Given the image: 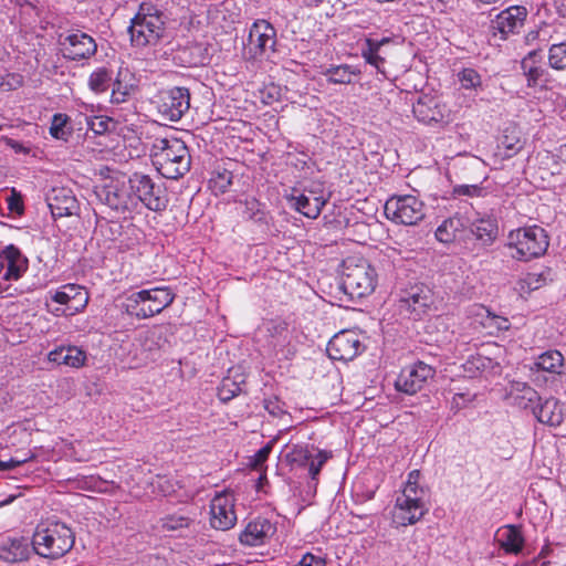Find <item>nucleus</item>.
<instances>
[{
	"label": "nucleus",
	"instance_id": "obj_40",
	"mask_svg": "<svg viewBox=\"0 0 566 566\" xmlns=\"http://www.w3.org/2000/svg\"><path fill=\"white\" fill-rule=\"evenodd\" d=\"M375 46L376 44L373 43V38H366L361 44V56L366 63L374 66L377 71L382 72L381 67L385 64V59Z\"/></svg>",
	"mask_w": 566,
	"mask_h": 566
},
{
	"label": "nucleus",
	"instance_id": "obj_11",
	"mask_svg": "<svg viewBox=\"0 0 566 566\" xmlns=\"http://www.w3.org/2000/svg\"><path fill=\"white\" fill-rule=\"evenodd\" d=\"M433 305L434 294L429 286L422 283L413 284L399 293V310L408 313L412 319H420L428 315Z\"/></svg>",
	"mask_w": 566,
	"mask_h": 566
},
{
	"label": "nucleus",
	"instance_id": "obj_48",
	"mask_svg": "<svg viewBox=\"0 0 566 566\" xmlns=\"http://www.w3.org/2000/svg\"><path fill=\"white\" fill-rule=\"evenodd\" d=\"M264 409L274 418H280L286 413L285 403L276 397H270L264 399Z\"/></svg>",
	"mask_w": 566,
	"mask_h": 566
},
{
	"label": "nucleus",
	"instance_id": "obj_16",
	"mask_svg": "<svg viewBox=\"0 0 566 566\" xmlns=\"http://www.w3.org/2000/svg\"><path fill=\"white\" fill-rule=\"evenodd\" d=\"M436 370L432 366L417 361L401 369L398 375L395 387L398 391L415 395L420 391L429 379L433 378Z\"/></svg>",
	"mask_w": 566,
	"mask_h": 566
},
{
	"label": "nucleus",
	"instance_id": "obj_33",
	"mask_svg": "<svg viewBox=\"0 0 566 566\" xmlns=\"http://www.w3.org/2000/svg\"><path fill=\"white\" fill-rule=\"evenodd\" d=\"M233 172L226 163L218 164L211 171L208 186L214 196L226 193L232 185Z\"/></svg>",
	"mask_w": 566,
	"mask_h": 566
},
{
	"label": "nucleus",
	"instance_id": "obj_58",
	"mask_svg": "<svg viewBox=\"0 0 566 566\" xmlns=\"http://www.w3.org/2000/svg\"><path fill=\"white\" fill-rule=\"evenodd\" d=\"M22 84V77L15 74H8L4 78V91L15 90Z\"/></svg>",
	"mask_w": 566,
	"mask_h": 566
},
{
	"label": "nucleus",
	"instance_id": "obj_13",
	"mask_svg": "<svg viewBox=\"0 0 566 566\" xmlns=\"http://www.w3.org/2000/svg\"><path fill=\"white\" fill-rule=\"evenodd\" d=\"M57 43L62 56L67 61L88 60L97 52L95 39L81 30L59 34Z\"/></svg>",
	"mask_w": 566,
	"mask_h": 566
},
{
	"label": "nucleus",
	"instance_id": "obj_3",
	"mask_svg": "<svg viewBox=\"0 0 566 566\" xmlns=\"http://www.w3.org/2000/svg\"><path fill=\"white\" fill-rule=\"evenodd\" d=\"M179 33V65L199 66L209 63L210 53L207 42L203 40L195 10L188 9L187 14L180 17Z\"/></svg>",
	"mask_w": 566,
	"mask_h": 566
},
{
	"label": "nucleus",
	"instance_id": "obj_10",
	"mask_svg": "<svg viewBox=\"0 0 566 566\" xmlns=\"http://www.w3.org/2000/svg\"><path fill=\"white\" fill-rule=\"evenodd\" d=\"M290 207L308 219H317L329 197L325 195L321 184H313L302 190L292 188L285 196Z\"/></svg>",
	"mask_w": 566,
	"mask_h": 566
},
{
	"label": "nucleus",
	"instance_id": "obj_19",
	"mask_svg": "<svg viewBox=\"0 0 566 566\" xmlns=\"http://www.w3.org/2000/svg\"><path fill=\"white\" fill-rule=\"evenodd\" d=\"M364 349L358 335L353 331H342L327 344V354L333 360H353Z\"/></svg>",
	"mask_w": 566,
	"mask_h": 566
},
{
	"label": "nucleus",
	"instance_id": "obj_21",
	"mask_svg": "<svg viewBox=\"0 0 566 566\" xmlns=\"http://www.w3.org/2000/svg\"><path fill=\"white\" fill-rule=\"evenodd\" d=\"M275 533V523L266 517L258 516L241 531L239 541L244 546H261L266 544Z\"/></svg>",
	"mask_w": 566,
	"mask_h": 566
},
{
	"label": "nucleus",
	"instance_id": "obj_60",
	"mask_svg": "<svg viewBox=\"0 0 566 566\" xmlns=\"http://www.w3.org/2000/svg\"><path fill=\"white\" fill-rule=\"evenodd\" d=\"M271 450H272L271 444H266V446H264L263 448H261V449L256 452V454H255V457H256V461H258V462H263V461H265V460L269 458V454H270Z\"/></svg>",
	"mask_w": 566,
	"mask_h": 566
},
{
	"label": "nucleus",
	"instance_id": "obj_6",
	"mask_svg": "<svg viewBox=\"0 0 566 566\" xmlns=\"http://www.w3.org/2000/svg\"><path fill=\"white\" fill-rule=\"evenodd\" d=\"M514 249L512 256L518 261H528L543 255L548 248V237L538 226L518 228L507 235V244Z\"/></svg>",
	"mask_w": 566,
	"mask_h": 566
},
{
	"label": "nucleus",
	"instance_id": "obj_31",
	"mask_svg": "<svg viewBox=\"0 0 566 566\" xmlns=\"http://www.w3.org/2000/svg\"><path fill=\"white\" fill-rule=\"evenodd\" d=\"M50 361L57 365H65L69 367L78 368L84 365L86 354L84 350L76 346H61L51 350L48 355Z\"/></svg>",
	"mask_w": 566,
	"mask_h": 566
},
{
	"label": "nucleus",
	"instance_id": "obj_50",
	"mask_svg": "<svg viewBox=\"0 0 566 566\" xmlns=\"http://www.w3.org/2000/svg\"><path fill=\"white\" fill-rule=\"evenodd\" d=\"M453 196L481 197L483 188L480 185H457L452 189Z\"/></svg>",
	"mask_w": 566,
	"mask_h": 566
},
{
	"label": "nucleus",
	"instance_id": "obj_18",
	"mask_svg": "<svg viewBox=\"0 0 566 566\" xmlns=\"http://www.w3.org/2000/svg\"><path fill=\"white\" fill-rule=\"evenodd\" d=\"M331 458V452L318 450L316 454H313L308 449V446L295 444L286 453V461L293 468H307L308 475L313 481L317 480V476Z\"/></svg>",
	"mask_w": 566,
	"mask_h": 566
},
{
	"label": "nucleus",
	"instance_id": "obj_27",
	"mask_svg": "<svg viewBox=\"0 0 566 566\" xmlns=\"http://www.w3.org/2000/svg\"><path fill=\"white\" fill-rule=\"evenodd\" d=\"M532 413L538 422L552 427L559 426L564 420L563 405L554 397L541 400Z\"/></svg>",
	"mask_w": 566,
	"mask_h": 566
},
{
	"label": "nucleus",
	"instance_id": "obj_51",
	"mask_svg": "<svg viewBox=\"0 0 566 566\" xmlns=\"http://www.w3.org/2000/svg\"><path fill=\"white\" fill-rule=\"evenodd\" d=\"M474 398V395H471L470 392H458L454 394L450 401V409L453 413H457L464 407H467L468 403H470Z\"/></svg>",
	"mask_w": 566,
	"mask_h": 566
},
{
	"label": "nucleus",
	"instance_id": "obj_38",
	"mask_svg": "<svg viewBox=\"0 0 566 566\" xmlns=\"http://www.w3.org/2000/svg\"><path fill=\"white\" fill-rule=\"evenodd\" d=\"M535 366L539 370L559 375L564 367V357L560 352L551 349L536 358Z\"/></svg>",
	"mask_w": 566,
	"mask_h": 566
},
{
	"label": "nucleus",
	"instance_id": "obj_61",
	"mask_svg": "<svg viewBox=\"0 0 566 566\" xmlns=\"http://www.w3.org/2000/svg\"><path fill=\"white\" fill-rule=\"evenodd\" d=\"M199 493V489L198 488H191L187 491H185V500H181V494H179V503H188L189 501H192L196 495Z\"/></svg>",
	"mask_w": 566,
	"mask_h": 566
},
{
	"label": "nucleus",
	"instance_id": "obj_49",
	"mask_svg": "<svg viewBox=\"0 0 566 566\" xmlns=\"http://www.w3.org/2000/svg\"><path fill=\"white\" fill-rule=\"evenodd\" d=\"M191 167V156L186 143L179 138V178Z\"/></svg>",
	"mask_w": 566,
	"mask_h": 566
},
{
	"label": "nucleus",
	"instance_id": "obj_5",
	"mask_svg": "<svg viewBox=\"0 0 566 566\" xmlns=\"http://www.w3.org/2000/svg\"><path fill=\"white\" fill-rule=\"evenodd\" d=\"M73 531L56 522L46 527H38L32 537L33 551L41 557L56 559L69 553L74 545Z\"/></svg>",
	"mask_w": 566,
	"mask_h": 566
},
{
	"label": "nucleus",
	"instance_id": "obj_59",
	"mask_svg": "<svg viewBox=\"0 0 566 566\" xmlns=\"http://www.w3.org/2000/svg\"><path fill=\"white\" fill-rule=\"evenodd\" d=\"M157 485L163 493V495L167 496L175 492L174 486L169 483L168 480L164 478H158Z\"/></svg>",
	"mask_w": 566,
	"mask_h": 566
},
{
	"label": "nucleus",
	"instance_id": "obj_24",
	"mask_svg": "<svg viewBox=\"0 0 566 566\" xmlns=\"http://www.w3.org/2000/svg\"><path fill=\"white\" fill-rule=\"evenodd\" d=\"M536 56L537 51H531L521 62L523 75L526 77V85L532 88H548L552 82V74L546 67L536 64Z\"/></svg>",
	"mask_w": 566,
	"mask_h": 566
},
{
	"label": "nucleus",
	"instance_id": "obj_1",
	"mask_svg": "<svg viewBox=\"0 0 566 566\" xmlns=\"http://www.w3.org/2000/svg\"><path fill=\"white\" fill-rule=\"evenodd\" d=\"M172 24L174 20L169 19L167 13L151 4L143 3L128 28L132 44L144 48L161 40L172 39L175 30Z\"/></svg>",
	"mask_w": 566,
	"mask_h": 566
},
{
	"label": "nucleus",
	"instance_id": "obj_22",
	"mask_svg": "<svg viewBox=\"0 0 566 566\" xmlns=\"http://www.w3.org/2000/svg\"><path fill=\"white\" fill-rule=\"evenodd\" d=\"M153 154V165L157 171L167 179H177V153L166 138L158 139Z\"/></svg>",
	"mask_w": 566,
	"mask_h": 566
},
{
	"label": "nucleus",
	"instance_id": "obj_45",
	"mask_svg": "<svg viewBox=\"0 0 566 566\" xmlns=\"http://www.w3.org/2000/svg\"><path fill=\"white\" fill-rule=\"evenodd\" d=\"M242 391L240 382L233 381L230 378H224L218 389V397L222 401H229Z\"/></svg>",
	"mask_w": 566,
	"mask_h": 566
},
{
	"label": "nucleus",
	"instance_id": "obj_44",
	"mask_svg": "<svg viewBox=\"0 0 566 566\" xmlns=\"http://www.w3.org/2000/svg\"><path fill=\"white\" fill-rule=\"evenodd\" d=\"M69 117L65 114L53 115L50 133L56 139L67 140L71 132L66 129Z\"/></svg>",
	"mask_w": 566,
	"mask_h": 566
},
{
	"label": "nucleus",
	"instance_id": "obj_35",
	"mask_svg": "<svg viewBox=\"0 0 566 566\" xmlns=\"http://www.w3.org/2000/svg\"><path fill=\"white\" fill-rule=\"evenodd\" d=\"M360 73L359 67L348 64L332 65L322 71V75L332 84H350L353 78L359 76Z\"/></svg>",
	"mask_w": 566,
	"mask_h": 566
},
{
	"label": "nucleus",
	"instance_id": "obj_2",
	"mask_svg": "<svg viewBox=\"0 0 566 566\" xmlns=\"http://www.w3.org/2000/svg\"><path fill=\"white\" fill-rule=\"evenodd\" d=\"M421 473L412 470L408 473L401 491L397 494L391 511L396 526H408L419 522L428 512V490L420 484Z\"/></svg>",
	"mask_w": 566,
	"mask_h": 566
},
{
	"label": "nucleus",
	"instance_id": "obj_17",
	"mask_svg": "<svg viewBox=\"0 0 566 566\" xmlns=\"http://www.w3.org/2000/svg\"><path fill=\"white\" fill-rule=\"evenodd\" d=\"M130 178L132 195L134 196V205L137 201L143 202L148 209L160 211L167 206V198L160 195V189L155 190L153 180L143 174L135 172Z\"/></svg>",
	"mask_w": 566,
	"mask_h": 566
},
{
	"label": "nucleus",
	"instance_id": "obj_64",
	"mask_svg": "<svg viewBox=\"0 0 566 566\" xmlns=\"http://www.w3.org/2000/svg\"><path fill=\"white\" fill-rule=\"evenodd\" d=\"M538 32H530V34L527 35V40H530L531 38L534 39L535 36H537Z\"/></svg>",
	"mask_w": 566,
	"mask_h": 566
},
{
	"label": "nucleus",
	"instance_id": "obj_52",
	"mask_svg": "<svg viewBox=\"0 0 566 566\" xmlns=\"http://www.w3.org/2000/svg\"><path fill=\"white\" fill-rule=\"evenodd\" d=\"M128 94L129 90L127 85H123L118 80L113 83L112 102L117 104L123 103L126 101Z\"/></svg>",
	"mask_w": 566,
	"mask_h": 566
},
{
	"label": "nucleus",
	"instance_id": "obj_54",
	"mask_svg": "<svg viewBox=\"0 0 566 566\" xmlns=\"http://www.w3.org/2000/svg\"><path fill=\"white\" fill-rule=\"evenodd\" d=\"M294 566H326V559L322 556L306 553Z\"/></svg>",
	"mask_w": 566,
	"mask_h": 566
},
{
	"label": "nucleus",
	"instance_id": "obj_39",
	"mask_svg": "<svg viewBox=\"0 0 566 566\" xmlns=\"http://www.w3.org/2000/svg\"><path fill=\"white\" fill-rule=\"evenodd\" d=\"M244 207L243 216L256 223H268V213L265 211V206L262 205L254 197L245 198L241 202Z\"/></svg>",
	"mask_w": 566,
	"mask_h": 566
},
{
	"label": "nucleus",
	"instance_id": "obj_42",
	"mask_svg": "<svg viewBox=\"0 0 566 566\" xmlns=\"http://www.w3.org/2000/svg\"><path fill=\"white\" fill-rule=\"evenodd\" d=\"M112 82V73L105 69L101 67L94 71L88 80V85L92 91L96 93H102L107 91Z\"/></svg>",
	"mask_w": 566,
	"mask_h": 566
},
{
	"label": "nucleus",
	"instance_id": "obj_23",
	"mask_svg": "<svg viewBox=\"0 0 566 566\" xmlns=\"http://www.w3.org/2000/svg\"><path fill=\"white\" fill-rule=\"evenodd\" d=\"M46 202L54 219L72 216L77 210V200L69 188H52L46 195Z\"/></svg>",
	"mask_w": 566,
	"mask_h": 566
},
{
	"label": "nucleus",
	"instance_id": "obj_56",
	"mask_svg": "<svg viewBox=\"0 0 566 566\" xmlns=\"http://www.w3.org/2000/svg\"><path fill=\"white\" fill-rule=\"evenodd\" d=\"M190 108V93L188 88L179 86V119Z\"/></svg>",
	"mask_w": 566,
	"mask_h": 566
},
{
	"label": "nucleus",
	"instance_id": "obj_20",
	"mask_svg": "<svg viewBox=\"0 0 566 566\" xmlns=\"http://www.w3.org/2000/svg\"><path fill=\"white\" fill-rule=\"evenodd\" d=\"M412 113L419 122L426 125H437L448 122L450 111L439 97L422 95L413 104Z\"/></svg>",
	"mask_w": 566,
	"mask_h": 566
},
{
	"label": "nucleus",
	"instance_id": "obj_47",
	"mask_svg": "<svg viewBox=\"0 0 566 566\" xmlns=\"http://www.w3.org/2000/svg\"><path fill=\"white\" fill-rule=\"evenodd\" d=\"M86 123L88 129H91L95 135H103L108 130L112 119L108 117L95 116L86 118Z\"/></svg>",
	"mask_w": 566,
	"mask_h": 566
},
{
	"label": "nucleus",
	"instance_id": "obj_57",
	"mask_svg": "<svg viewBox=\"0 0 566 566\" xmlns=\"http://www.w3.org/2000/svg\"><path fill=\"white\" fill-rule=\"evenodd\" d=\"M34 458V453H30L29 458L18 459V457H13L8 461H0V471L11 470L18 465H21Z\"/></svg>",
	"mask_w": 566,
	"mask_h": 566
},
{
	"label": "nucleus",
	"instance_id": "obj_25",
	"mask_svg": "<svg viewBox=\"0 0 566 566\" xmlns=\"http://www.w3.org/2000/svg\"><path fill=\"white\" fill-rule=\"evenodd\" d=\"M495 541L505 554L518 555L525 546V537L521 525L507 524L501 526L495 534Z\"/></svg>",
	"mask_w": 566,
	"mask_h": 566
},
{
	"label": "nucleus",
	"instance_id": "obj_37",
	"mask_svg": "<svg viewBox=\"0 0 566 566\" xmlns=\"http://www.w3.org/2000/svg\"><path fill=\"white\" fill-rule=\"evenodd\" d=\"M500 144L505 150V158H512L524 147V142L521 138V132L515 126H509L503 130Z\"/></svg>",
	"mask_w": 566,
	"mask_h": 566
},
{
	"label": "nucleus",
	"instance_id": "obj_46",
	"mask_svg": "<svg viewBox=\"0 0 566 566\" xmlns=\"http://www.w3.org/2000/svg\"><path fill=\"white\" fill-rule=\"evenodd\" d=\"M199 512H200V506L197 504H191L187 516L179 515V524H178L179 531L182 527H186V528H189L191 532H197L198 523H196V517L198 516Z\"/></svg>",
	"mask_w": 566,
	"mask_h": 566
},
{
	"label": "nucleus",
	"instance_id": "obj_63",
	"mask_svg": "<svg viewBox=\"0 0 566 566\" xmlns=\"http://www.w3.org/2000/svg\"><path fill=\"white\" fill-rule=\"evenodd\" d=\"M4 272V258H3V251L0 252V274H3Z\"/></svg>",
	"mask_w": 566,
	"mask_h": 566
},
{
	"label": "nucleus",
	"instance_id": "obj_12",
	"mask_svg": "<svg viewBox=\"0 0 566 566\" xmlns=\"http://www.w3.org/2000/svg\"><path fill=\"white\" fill-rule=\"evenodd\" d=\"M276 30L266 20H255L250 30L244 45V55L248 59H259L275 51Z\"/></svg>",
	"mask_w": 566,
	"mask_h": 566
},
{
	"label": "nucleus",
	"instance_id": "obj_29",
	"mask_svg": "<svg viewBox=\"0 0 566 566\" xmlns=\"http://www.w3.org/2000/svg\"><path fill=\"white\" fill-rule=\"evenodd\" d=\"M3 258L4 272L2 279L7 281L20 279L28 269L27 258L14 245H9L3 250Z\"/></svg>",
	"mask_w": 566,
	"mask_h": 566
},
{
	"label": "nucleus",
	"instance_id": "obj_28",
	"mask_svg": "<svg viewBox=\"0 0 566 566\" xmlns=\"http://www.w3.org/2000/svg\"><path fill=\"white\" fill-rule=\"evenodd\" d=\"M470 232L482 245H491L499 234L497 220L491 216L476 218L470 224Z\"/></svg>",
	"mask_w": 566,
	"mask_h": 566
},
{
	"label": "nucleus",
	"instance_id": "obj_43",
	"mask_svg": "<svg viewBox=\"0 0 566 566\" xmlns=\"http://www.w3.org/2000/svg\"><path fill=\"white\" fill-rule=\"evenodd\" d=\"M461 87L464 90H478L482 85L481 75L471 67H465L458 74Z\"/></svg>",
	"mask_w": 566,
	"mask_h": 566
},
{
	"label": "nucleus",
	"instance_id": "obj_55",
	"mask_svg": "<svg viewBox=\"0 0 566 566\" xmlns=\"http://www.w3.org/2000/svg\"><path fill=\"white\" fill-rule=\"evenodd\" d=\"M8 208L11 212L21 214L24 210L22 198L12 189L11 195L7 197Z\"/></svg>",
	"mask_w": 566,
	"mask_h": 566
},
{
	"label": "nucleus",
	"instance_id": "obj_8",
	"mask_svg": "<svg viewBox=\"0 0 566 566\" xmlns=\"http://www.w3.org/2000/svg\"><path fill=\"white\" fill-rule=\"evenodd\" d=\"M175 294L168 287H154L133 293L127 297L126 311L139 318L160 313L172 303Z\"/></svg>",
	"mask_w": 566,
	"mask_h": 566
},
{
	"label": "nucleus",
	"instance_id": "obj_41",
	"mask_svg": "<svg viewBox=\"0 0 566 566\" xmlns=\"http://www.w3.org/2000/svg\"><path fill=\"white\" fill-rule=\"evenodd\" d=\"M548 65L556 71L566 70V41L549 46Z\"/></svg>",
	"mask_w": 566,
	"mask_h": 566
},
{
	"label": "nucleus",
	"instance_id": "obj_26",
	"mask_svg": "<svg viewBox=\"0 0 566 566\" xmlns=\"http://www.w3.org/2000/svg\"><path fill=\"white\" fill-rule=\"evenodd\" d=\"M509 398L514 406L521 409H530L532 412L538 402H541V396L532 386L517 380L511 382Z\"/></svg>",
	"mask_w": 566,
	"mask_h": 566
},
{
	"label": "nucleus",
	"instance_id": "obj_30",
	"mask_svg": "<svg viewBox=\"0 0 566 566\" xmlns=\"http://www.w3.org/2000/svg\"><path fill=\"white\" fill-rule=\"evenodd\" d=\"M52 300L59 304L67 305L69 310L78 311L87 303V293L74 284L64 285L52 294Z\"/></svg>",
	"mask_w": 566,
	"mask_h": 566
},
{
	"label": "nucleus",
	"instance_id": "obj_53",
	"mask_svg": "<svg viewBox=\"0 0 566 566\" xmlns=\"http://www.w3.org/2000/svg\"><path fill=\"white\" fill-rule=\"evenodd\" d=\"M543 282L544 279L542 274L528 273L522 281V290H524L525 287L528 291L537 290L542 286Z\"/></svg>",
	"mask_w": 566,
	"mask_h": 566
},
{
	"label": "nucleus",
	"instance_id": "obj_34",
	"mask_svg": "<svg viewBox=\"0 0 566 566\" xmlns=\"http://www.w3.org/2000/svg\"><path fill=\"white\" fill-rule=\"evenodd\" d=\"M475 321L488 331L489 334H496L509 331L511 324L506 317L495 315L488 308L481 306L475 313Z\"/></svg>",
	"mask_w": 566,
	"mask_h": 566
},
{
	"label": "nucleus",
	"instance_id": "obj_9",
	"mask_svg": "<svg viewBox=\"0 0 566 566\" xmlns=\"http://www.w3.org/2000/svg\"><path fill=\"white\" fill-rule=\"evenodd\" d=\"M94 192L101 202L116 211H124L134 205L130 178L124 174L103 179Z\"/></svg>",
	"mask_w": 566,
	"mask_h": 566
},
{
	"label": "nucleus",
	"instance_id": "obj_7",
	"mask_svg": "<svg viewBox=\"0 0 566 566\" xmlns=\"http://www.w3.org/2000/svg\"><path fill=\"white\" fill-rule=\"evenodd\" d=\"M386 218L402 226H416L426 217V205L413 195H394L384 206Z\"/></svg>",
	"mask_w": 566,
	"mask_h": 566
},
{
	"label": "nucleus",
	"instance_id": "obj_4",
	"mask_svg": "<svg viewBox=\"0 0 566 566\" xmlns=\"http://www.w3.org/2000/svg\"><path fill=\"white\" fill-rule=\"evenodd\" d=\"M376 285L377 272L367 260L356 258L344 260L340 289L350 300L370 295Z\"/></svg>",
	"mask_w": 566,
	"mask_h": 566
},
{
	"label": "nucleus",
	"instance_id": "obj_36",
	"mask_svg": "<svg viewBox=\"0 0 566 566\" xmlns=\"http://www.w3.org/2000/svg\"><path fill=\"white\" fill-rule=\"evenodd\" d=\"M463 228L464 223L460 217H449L438 226L434 235L439 242L449 244L457 239L458 233H460Z\"/></svg>",
	"mask_w": 566,
	"mask_h": 566
},
{
	"label": "nucleus",
	"instance_id": "obj_15",
	"mask_svg": "<svg viewBox=\"0 0 566 566\" xmlns=\"http://www.w3.org/2000/svg\"><path fill=\"white\" fill-rule=\"evenodd\" d=\"M238 521L232 491L217 492L210 501V525L220 531L232 528Z\"/></svg>",
	"mask_w": 566,
	"mask_h": 566
},
{
	"label": "nucleus",
	"instance_id": "obj_32",
	"mask_svg": "<svg viewBox=\"0 0 566 566\" xmlns=\"http://www.w3.org/2000/svg\"><path fill=\"white\" fill-rule=\"evenodd\" d=\"M29 543L25 538H8L0 545V559L18 563L29 558Z\"/></svg>",
	"mask_w": 566,
	"mask_h": 566
},
{
	"label": "nucleus",
	"instance_id": "obj_14",
	"mask_svg": "<svg viewBox=\"0 0 566 566\" xmlns=\"http://www.w3.org/2000/svg\"><path fill=\"white\" fill-rule=\"evenodd\" d=\"M527 13V9L523 6H510L490 20L489 31L492 36L506 41L511 35L520 33Z\"/></svg>",
	"mask_w": 566,
	"mask_h": 566
},
{
	"label": "nucleus",
	"instance_id": "obj_62",
	"mask_svg": "<svg viewBox=\"0 0 566 566\" xmlns=\"http://www.w3.org/2000/svg\"><path fill=\"white\" fill-rule=\"evenodd\" d=\"M390 42H391V38H389V36H385V38H381V39H374V38H373V43H375V44H376V46H375V48H376L377 50H379V51H380V49H381L384 45H386V44H388V43H390Z\"/></svg>",
	"mask_w": 566,
	"mask_h": 566
}]
</instances>
